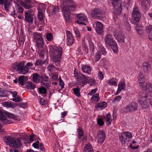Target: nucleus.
I'll use <instances>...</instances> for the list:
<instances>
[{"label": "nucleus", "mask_w": 152, "mask_h": 152, "mask_svg": "<svg viewBox=\"0 0 152 152\" xmlns=\"http://www.w3.org/2000/svg\"><path fill=\"white\" fill-rule=\"evenodd\" d=\"M138 81L139 85L142 89L146 91L148 95L151 96L148 99V96H145V98L143 97L142 98V99L145 100V102L142 99H140V104H143V107L145 108L149 106V103L152 106V86L151 84L149 83L145 84V83L144 79L142 75L140 76Z\"/></svg>", "instance_id": "obj_1"}, {"label": "nucleus", "mask_w": 152, "mask_h": 152, "mask_svg": "<svg viewBox=\"0 0 152 152\" xmlns=\"http://www.w3.org/2000/svg\"><path fill=\"white\" fill-rule=\"evenodd\" d=\"M61 7L65 19L67 21H69L71 19L70 12L76 10V3L73 0H64L61 4Z\"/></svg>", "instance_id": "obj_2"}, {"label": "nucleus", "mask_w": 152, "mask_h": 152, "mask_svg": "<svg viewBox=\"0 0 152 152\" xmlns=\"http://www.w3.org/2000/svg\"><path fill=\"white\" fill-rule=\"evenodd\" d=\"M51 52L50 56L54 62L60 61L62 53V49L59 47L53 45L51 47Z\"/></svg>", "instance_id": "obj_3"}, {"label": "nucleus", "mask_w": 152, "mask_h": 152, "mask_svg": "<svg viewBox=\"0 0 152 152\" xmlns=\"http://www.w3.org/2000/svg\"><path fill=\"white\" fill-rule=\"evenodd\" d=\"M74 75L78 80H82L81 83L83 86L86 85L87 83L91 86H94L96 84L95 80L94 79L91 78L90 77H86L82 73H78L75 71Z\"/></svg>", "instance_id": "obj_4"}, {"label": "nucleus", "mask_w": 152, "mask_h": 152, "mask_svg": "<svg viewBox=\"0 0 152 152\" xmlns=\"http://www.w3.org/2000/svg\"><path fill=\"white\" fill-rule=\"evenodd\" d=\"M4 140L7 145L14 148H17L22 146L21 142L19 139L12 137H5L4 138Z\"/></svg>", "instance_id": "obj_5"}, {"label": "nucleus", "mask_w": 152, "mask_h": 152, "mask_svg": "<svg viewBox=\"0 0 152 152\" xmlns=\"http://www.w3.org/2000/svg\"><path fill=\"white\" fill-rule=\"evenodd\" d=\"M12 119H15V115L13 114H10L8 116L5 112H3L0 109V120L3 125L10 124V121L7 118L8 117Z\"/></svg>", "instance_id": "obj_6"}, {"label": "nucleus", "mask_w": 152, "mask_h": 152, "mask_svg": "<svg viewBox=\"0 0 152 152\" xmlns=\"http://www.w3.org/2000/svg\"><path fill=\"white\" fill-rule=\"evenodd\" d=\"M33 38L38 48H42L44 45V40L41 36V34L34 33L33 34Z\"/></svg>", "instance_id": "obj_7"}, {"label": "nucleus", "mask_w": 152, "mask_h": 152, "mask_svg": "<svg viewBox=\"0 0 152 152\" xmlns=\"http://www.w3.org/2000/svg\"><path fill=\"white\" fill-rule=\"evenodd\" d=\"M91 14L93 19L101 20L103 17L104 12L101 9L95 8L91 11Z\"/></svg>", "instance_id": "obj_8"}, {"label": "nucleus", "mask_w": 152, "mask_h": 152, "mask_svg": "<svg viewBox=\"0 0 152 152\" xmlns=\"http://www.w3.org/2000/svg\"><path fill=\"white\" fill-rule=\"evenodd\" d=\"M140 13L137 8L134 9L132 13V18L130 19L131 23L135 25H137L140 21Z\"/></svg>", "instance_id": "obj_9"}, {"label": "nucleus", "mask_w": 152, "mask_h": 152, "mask_svg": "<svg viewBox=\"0 0 152 152\" xmlns=\"http://www.w3.org/2000/svg\"><path fill=\"white\" fill-rule=\"evenodd\" d=\"M76 18L77 20L75 22H77L79 24L86 25V23L87 22V17L83 14L80 13L77 14Z\"/></svg>", "instance_id": "obj_10"}, {"label": "nucleus", "mask_w": 152, "mask_h": 152, "mask_svg": "<svg viewBox=\"0 0 152 152\" xmlns=\"http://www.w3.org/2000/svg\"><path fill=\"white\" fill-rule=\"evenodd\" d=\"M31 12L32 10H30L25 12L24 21L28 23L30 25L32 24L34 20L33 15L31 14Z\"/></svg>", "instance_id": "obj_11"}, {"label": "nucleus", "mask_w": 152, "mask_h": 152, "mask_svg": "<svg viewBox=\"0 0 152 152\" xmlns=\"http://www.w3.org/2000/svg\"><path fill=\"white\" fill-rule=\"evenodd\" d=\"M119 137L120 140L122 144L125 143L128 139L132 137V134L129 132H126L123 133L121 134H119Z\"/></svg>", "instance_id": "obj_12"}, {"label": "nucleus", "mask_w": 152, "mask_h": 152, "mask_svg": "<svg viewBox=\"0 0 152 152\" xmlns=\"http://www.w3.org/2000/svg\"><path fill=\"white\" fill-rule=\"evenodd\" d=\"M66 34L67 37L66 44L68 45H71L74 43L75 38L69 31H66Z\"/></svg>", "instance_id": "obj_13"}, {"label": "nucleus", "mask_w": 152, "mask_h": 152, "mask_svg": "<svg viewBox=\"0 0 152 152\" xmlns=\"http://www.w3.org/2000/svg\"><path fill=\"white\" fill-rule=\"evenodd\" d=\"M104 41L105 44L109 46L110 45L115 41L114 40L113 35L107 34L104 37Z\"/></svg>", "instance_id": "obj_14"}, {"label": "nucleus", "mask_w": 152, "mask_h": 152, "mask_svg": "<svg viewBox=\"0 0 152 152\" xmlns=\"http://www.w3.org/2000/svg\"><path fill=\"white\" fill-rule=\"evenodd\" d=\"M95 25V29L96 33L99 35L102 34L103 32V25L102 23L99 21H96Z\"/></svg>", "instance_id": "obj_15"}, {"label": "nucleus", "mask_w": 152, "mask_h": 152, "mask_svg": "<svg viewBox=\"0 0 152 152\" xmlns=\"http://www.w3.org/2000/svg\"><path fill=\"white\" fill-rule=\"evenodd\" d=\"M41 83L42 86L49 88L50 86V82L49 81V77L46 76H41Z\"/></svg>", "instance_id": "obj_16"}, {"label": "nucleus", "mask_w": 152, "mask_h": 152, "mask_svg": "<svg viewBox=\"0 0 152 152\" xmlns=\"http://www.w3.org/2000/svg\"><path fill=\"white\" fill-rule=\"evenodd\" d=\"M105 137L106 136L104 132L101 130L99 131L96 138L98 142L102 143L104 140Z\"/></svg>", "instance_id": "obj_17"}, {"label": "nucleus", "mask_w": 152, "mask_h": 152, "mask_svg": "<svg viewBox=\"0 0 152 152\" xmlns=\"http://www.w3.org/2000/svg\"><path fill=\"white\" fill-rule=\"evenodd\" d=\"M138 104L135 102H132L128 105L126 109V112H133L136 110L137 108Z\"/></svg>", "instance_id": "obj_18"}, {"label": "nucleus", "mask_w": 152, "mask_h": 152, "mask_svg": "<svg viewBox=\"0 0 152 152\" xmlns=\"http://www.w3.org/2000/svg\"><path fill=\"white\" fill-rule=\"evenodd\" d=\"M114 36L118 42H124L125 36L124 33L122 32H119L118 33H115Z\"/></svg>", "instance_id": "obj_19"}, {"label": "nucleus", "mask_w": 152, "mask_h": 152, "mask_svg": "<svg viewBox=\"0 0 152 152\" xmlns=\"http://www.w3.org/2000/svg\"><path fill=\"white\" fill-rule=\"evenodd\" d=\"M33 3L31 0H25L24 2L21 4V5L26 9H30L33 7Z\"/></svg>", "instance_id": "obj_20"}, {"label": "nucleus", "mask_w": 152, "mask_h": 152, "mask_svg": "<svg viewBox=\"0 0 152 152\" xmlns=\"http://www.w3.org/2000/svg\"><path fill=\"white\" fill-rule=\"evenodd\" d=\"M126 86L124 81L123 80L120 82L118 85V90L115 93L116 95H118L119 93L122 89L124 90Z\"/></svg>", "instance_id": "obj_21"}, {"label": "nucleus", "mask_w": 152, "mask_h": 152, "mask_svg": "<svg viewBox=\"0 0 152 152\" xmlns=\"http://www.w3.org/2000/svg\"><path fill=\"white\" fill-rule=\"evenodd\" d=\"M11 0H0V4H3L4 3V7L6 10H8L11 4Z\"/></svg>", "instance_id": "obj_22"}, {"label": "nucleus", "mask_w": 152, "mask_h": 152, "mask_svg": "<svg viewBox=\"0 0 152 152\" xmlns=\"http://www.w3.org/2000/svg\"><path fill=\"white\" fill-rule=\"evenodd\" d=\"M114 9L113 12L116 15H118L121 13L122 11L121 4H119V5H113Z\"/></svg>", "instance_id": "obj_23"}, {"label": "nucleus", "mask_w": 152, "mask_h": 152, "mask_svg": "<svg viewBox=\"0 0 152 152\" xmlns=\"http://www.w3.org/2000/svg\"><path fill=\"white\" fill-rule=\"evenodd\" d=\"M25 66L24 64L22 62H16L12 65V68L14 69H17L16 71L19 72Z\"/></svg>", "instance_id": "obj_24"}, {"label": "nucleus", "mask_w": 152, "mask_h": 152, "mask_svg": "<svg viewBox=\"0 0 152 152\" xmlns=\"http://www.w3.org/2000/svg\"><path fill=\"white\" fill-rule=\"evenodd\" d=\"M1 104L4 107L11 108H15L17 106L15 103L12 102H2Z\"/></svg>", "instance_id": "obj_25"}, {"label": "nucleus", "mask_w": 152, "mask_h": 152, "mask_svg": "<svg viewBox=\"0 0 152 152\" xmlns=\"http://www.w3.org/2000/svg\"><path fill=\"white\" fill-rule=\"evenodd\" d=\"M107 83L111 86H116L118 83V80L113 78L108 80L107 81Z\"/></svg>", "instance_id": "obj_26"}, {"label": "nucleus", "mask_w": 152, "mask_h": 152, "mask_svg": "<svg viewBox=\"0 0 152 152\" xmlns=\"http://www.w3.org/2000/svg\"><path fill=\"white\" fill-rule=\"evenodd\" d=\"M32 79L33 82L39 83L40 81L41 77L38 74L35 73L33 75Z\"/></svg>", "instance_id": "obj_27"}, {"label": "nucleus", "mask_w": 152, "mask_h": 152, "mask_svg": "<svg viewBox=\"0 0 152 152\" xmlns=\"http://www.w3.org/2000/svg\"><path fill=\"white\" fill-rule=\"evenodd\" d=\"M107 106V104L106 102H102L99 103L97 104V108L99 110H102L105 108Z\"/></svg>", "instance_id": "obj_28"}, {"label": "nucleus", "mask_w": 152, "mask_h": 152, "mask_svg": "<svg viewBox=\"0 0 152 152\" xmlns=\"http://www.w3.org/2000/svg\"><path fill=\"white\" fill-rule=\"evenodd\" d=\"M109 46L111 47L114 53H117L118 52V48L117 45L115 41L113 42L110 45H109Z\"/></svg>", "instance_id": "obj_29"}, {"label": "nucleus", "mask_w": 152, "mask_h": 152, "mask_svg": "<svg viewBox=\"0 0 152 152\" xmlns=\"http://www.w3.org/2000/svg\"><path fill=\"white\" fill-rule=\"evenodd\" d=\"M83 72L84 73L89 74L91 71V68L88 65H84L82 68Z\"/></svg>", "instance_id": "obj_30"}, {"label": "nucleus", "mask_w": 152, "mask_h": 152, "mask_svg": "<svg viewBox=\"0 0 152 152\" xmlns=\"http://www.w3.org/2000/svg\"><path fill=\"white\" fill-rule=\"evenodd\" d=\"M99 94H96L92 96L90 100L91 102L96 103L99 101Z\"/></svg>", "instance_id": "obj_31"}, {"label": "nucleus", "mask_w": 152, "mask_h": 152, "mask_svg": "<svg viewBox=\"0 0 152 152\" xmlns=\"http://www.w3.org/2000/svg\"><path fill=\"white\" fill-rule=\"evenodd\" d=\"M93 150L91 145L88 144L85 146L84 152H92Z\"/></svg>", "instance_id": "obj_32"}, {"label": "nucleus", "mask_w": 152, "mask_h": 152, "mask_svg": "<svg viewBox=\"0 0 152 152\" xmlns=\"http://www.w3.org/2000/svg\"><path fill=\"white\" fill-rule=\"evenodd\" d=\"M99 50L102 54L104 56L106 55L107 52L106 51L104 47L102 45H99Z\"/></svg>", "instance_id": "obj_33"}, {"label": "nucleus", "mask_w": 152, "mask_h": 152, "mask_svg": "<svg viewBox=\"0 0 152 152\" xmlns=\"http://www.w3.org/2000/svg\"><path fill=\"white\" fill-rule=\"evenodd\" d=\"M77 136L79 138L82 139L83 137V132L82 130L80 129L79 128L77 129Z\"/></svg>", "instance_id": "obj_34"}, {"label": "nucleus", "mask_w": 152, "mask_h": 152, "mask_svg": "<svg viewBox=\"0 0 152 152\" xmlns=\"http://www.w3.org/2000/svg\"><path fill=\"white\" fill-rule=\"evenodd\" d=\"M106 117L107 124L108 125H110L112 121V119L111 118V115L110 113H109L106 115Z\"/></svg>", "instance_id": "obj_35"}, {"label": "nucleus", "mask_w": 152, "mask_h": 152, "mask_svg": "<svg viewBox=\"0 0 152 152\" xmlns=\"http://www.w3.org/2000/svg\"><path fill=\"white\" fill-rule=\"evenodd\" d=\"M143 69L145 72H147L150 69V65L147 62L143 64Z\"/></svg>", "instance_id": "obj_36"}, {"label": "nucleus", "mask_w": 152, "mask_h": 152, "mask_svg": "<svg viewBox=\"0 0 152 152\" xmlns=\"http://www.w3.org/2000/svg\"><path fill=\"white\" fill-rule=\"evenodd\" d=\"M35 87L34 84L31 82H28L27 83V88L31 89H34Z\"/></svg>", "instance_id": "obj_37"}, {"label": "nucleus", "mask_w": 152, "mask_h": 152, "mask_svg": "<svg viewBox=\"0 0 152 152\" xmlns=\"http://www.w3.org/2000/svg\"><path fill=\"white\" fill-rule=\"evenodd\" d=\"M28 72V70L26 68L25 66H23V68L19 71V73L20 74L25 75Z\"/></svg>", "instance_id": "obj_38"}, {"label": "nucleus", "mask_w": 152, "mask_h": 152, "mask_svg": "<svg viewBox=\"0 0 152 152\" xmlns=\"http://www.w3.org/2000/svg\"><path fill=\"white\" fill-rule=\"evenodd\" d=\"M15 6L18 9L17 12L22 13L23 12V8L20 6L18 3H15Z\"/></svg>", "instance_id": "obj_39"}, {"label": "nucleus", "mask_w": 152, "mask_h": 152, "mask_svg": "<svg viewBox=\"0 0 152 152\" xmlns=\"http://www.w3.org/2000/svg\"><path fill=\"white\" fill-rule=\"evenodd\" d=\"M35 135L34 134H32L29 138V140H25L24 143L26 144L30 142H32L35 139Z\"/></svg>", "instance_id": "obj_40"}, {"label": "nucleus", "mask_w": 152, "mask_h": 152, "mask_svg": "<svg viewBox=\"0 0 152 152\" xmlns=\"http://www.w3.org/2000/svg\"><path fill=\"white\" fill-rule=\"evenodd\" d=\"M101 58V54L99 51H98L95 53V61L97 62Z\"/></svg>", "instance_id": "obj_41"}, {"label": "nucleus", "mask_w": 152, "mask_h": 152, "mask_svg": "<svg viewBox=\"0 0 152 152\" xmlns=\"http://www.w3.org/2000/svg\"><path fill=\"white\" fill-rule=\"evenodd\" d=\"M38 18L40 21H42L43 18V12L41 10L39 11L38 14Z\"/></svg>", "instance_id": "obj_42"}, {"label": "nucleus", "mask_w": 152, "mask_h": 152, "mask_svg": "<svg viewBox=\"0 0 152 152\" xmlns=\"http://www.w3.org/2000/svg\"><path fill=\"white\" fill-rule=\"evenodd\" d=\"M73 30L74 31V32L77 38H80L81 35L79 31L75 27L74 28Z\"/></svg>", "instance_id": "obj_43"}, {"label": "nucleus", "mask_w": 152, "mask_h": 152, "mask_svg": "<svg viewBox=\"0 0 152 152\" xmlns=\"http://www.w3.org/2000/svg\"><path fill=\"white\" fill-rule=\"evenodd\" d=\"M47 68L48 70L50 72L55 71L56 69V67L55 66L52 65L51 64H49L48 65Z\"/></svg>", "instance_id": "obj_44"}, {"label": "nucleus", "mask_w": 152, "mask_h": 152, "mask_svg": "<svg viewBox=\"0 0 152 152\" xmlns=\"http://www.w3.org/2000/svg\"><path fill=\"white\" fill-rule=\"evenodd\" d=\"M25 76L23 75L21 76L18 77V82L22 86L24 85V79Z\"/></svg>", "instance_id": "obj_45"}, {"label": "nucleus", "mask_w": 152, "mask_h": 152, "mask_svg": "<svg viewBox=\"0 0 152 152\" xmlns=\"http://www.w3.org/2000/svg\"><path fill=\"white\" fill-rule=\"evenodd\" d=\"M145 29L147 33L148 34H152V25L147 26Z\"/></svg>", "instance_id": "obj_46"}, {"label": "nucleus", "mask_w": 152, "mask_h": 152, "mask_svg": "<svg viewBox=\"0 0 152 152\" xmlns=\"http://www.w3.org/2000/svg\"><path fill=\"white\" fill-rule=\"evenodd\" d=\"M73 91L77 97H80V96L79 93L80 90L79 88H77L73 89Z\"/></svg>", "instance_id": "obj_47"}, {"label": "nucleus", "mask_w": 152, "mask_h": 152, "mask_svg": "<svg viewBox=\"0 0 152 152\" xmlns=\"http://www.w3.org/2000/svg\"><path fill=\"white\" fill-rule=\"evenodd\" d=\"M50 79L52 81L58 80V76L56 74H52L50 77Z\"/></svg>", "instance_id": "obj_48"}, {"label": "nucleus", "mask_w": 152, "mask_h": 152, "mask_svg": "<svg viewBox=\"0 0 152 152\" xmlns=\"http://www.w3.org/2000/svg\"><path fill=\"white\" fill-rule=\"evenodd\" d=\"M82 49L83 51L85 52L86 53H87L88 52V49L84 41L82 40Z\"/></svg>", "instance_id": "obj_49"}, {"label": "nucleus", "mask_w": 152, "mask_h": 152, "mask_svg": "<svg viewBox=\"0 0 152 152\" xmlns=\"http://www.w3.org/2000/svg\"><path fill=\"white\" fill-rule=\"evenodd\" d=\"M122 97L121 96H118L115 97L112 100V103H115L116 102H118L121 99Z\"/></svg>", "instance_id": "obj_50"}, {"label": "nucleus", "mask_w": 152, "mask_h": 152, "mask_svg": "<svg viewBox=\"0 0 152 152\" xmlns=\"http://www.w3.org/2000/svg\"><path fill=\"white\" fill-rule=\"evenodd\" d=\"M45 63V62L44 61H42L41 60H38L37 61L35 64V66H41Z\"/></svg>", "instance_id": "obj_51"}, {"label": "nucleus", "mask_w": 152, "mask_h": 152, "mask_svg": "<svg viewBox=\"0 0 152 152\" xmlns=\"http://www.w3.org/2000/svg\"><path fill=\"white\" fill-rule=\"evenodd\" d=\"M59 8L58 7L55 6L52 10L51 12L52 15H55L56 13L58 12L59 11Z\"/></svg>", "instance_id": "obj_52"}, {"label": "nucleus", "mask_w": 152, "mask_h": 152, "mask_svg": "<svg viewBox=\"0 0 152 152\" xmlns=\"http://www.w3.org/2000/svg\"><path fill=\"white\" fill-rule=\"evenodd\" d=\"M33 66V64L31 62H28L26 63L25 67L27 69L28 72L30 69H32L31 67Z\"/></svg>", "instance_id": "obj_53"}, {"label": "nucleus", "mask_w": 152, "mask_h": 152, "mask_svg": "<svg viewBox=\"0 0 152 152\" xmlns=\"http://www.w3.org/2000/svg\"><path fill=\"white\" fill-rule=\"evenodd\" d=\"M39 93L41 94H46L47 92L46 89L45 88L43 87L39 88Z\"/></svg>", "instance_id": "obj_54"}, {"label": "nucleus", "mask_w": 152, "mask_h": 152, "mask_svg": "<svg viewBox=\"0 0 152 152\" xmlns=\"http://www.w3.org/2000/svg\"><path fill=\"white\" fill-rule=\"evenodd\" d=\"M97 123L98 124L99 126H103L104 124L103 119L101 118H98L97 120Z\"/></svg>", "instance_id": "obj_55"}, {"label": "nucleus", "mask_w": 152, "mask_h": 152, "mask_svg": "<svg viewBox=\"0 0 152 152\" xmlns=\"http://www.w3.org/2000/svg\"><path fill=\"white\" fill-rule=\"evenodd\" d=\"M7 96V94L5 91H3L0 88V96L6 97Z\"/></svg>", "instance_id": "obj_56"}, {"label": "nucleus", "mask_w": 152, "mask_h": 152, "mask_svg": "<svg viewBox=\"0 0 152 152\" xmlns=\"http://www.w3.org/2000/svg\"><path fill=\"white\" fill-rule=\"evenodd\" d=\"M137 25V26H136V29L137 30V32L140 34H142L143 33L142 29H141V28H140L137 25L138 24H137V25Z\"/></svg>", "instance_id": "obj_57"}, {"label": "nucleus", "mask_w": 152, "mask_h": 152, "mask_svg": "<svg viewBox=\"0 0 152 152\" xmlns=\"http://www.w3.org/2000/svg\"><path fill=\"white\" fill-rule=\"evenodd\" d=\"M59 86H61V88L62 89L64 87V83L60 77H59Z\"/></svg>", "instance_id": "obj_58"}, {"label": "nucleus", "mask_w": 152, "mask_h": 152, "mask_svg": "<svg viewBox=\"0 0 152 152\" xmlns=\"http://www.w3.org/2000/svg\"><path fill=\"white\" fill-rule=\"evenodd\" d=\"M125 27L128 31H130L131 30V26L129 23L126 21L125 23Z\"/></svg>", "instance_id": "obj_59"}, {"label": "nucleus", "mask_w": 152, "mask_h": 152, "mask_svg": "<svg viewBox=\"0 0 152 152\" xmlns=\"http://www.w3.org/2000/svg\"><path fill=\"white\" fill-rule=\"evenodd\" d=\"M121 0H113L112 4L113 5L121 4V2H120Z\"/></svg>", "instance_id": "obj_60"}, {"label": "nucleus", "mask_w": 152, "mask_h": 152, "mask_svg": "<svg viewBox=\"0 0 152 152\" xmlns=\"http://www.w3.org/2000/svg\"><path fill=\"white\" fill-rule=\"evenodd\" d=\"M39 142L37 140L36 142L32 144L33 147L35 148H38L39 147Z\"/></svg>", "instance_id": "obj_61"}, {"label": "nucleus", "mask_w": 152, "mask_h": 152, "mask_svg": "<svg viewBox=\"0 0 152 152\" xmlns=\"http://www.w3.org/2000/svg\"><path fill=\"white\" fill-rule=\"evenodd\" d=\"M97 88H96L92 89L88 94L90 95V96H92L93 94H94L96 92V91H97Z\"/></svg>", "instance_id": "obj_62"}, {"label": "nucleus", "mask_w": 152, "mask_h": 152, "mask_svg": "<svg viewBox=\"0 0 152 152\" xmlns=\"http://www.w3.org/2000/svg\"><path fill=\"white\" fill-rule=\"evenodd\" d=\"M52 37V35L50 33H48L46 35L47 39L49 41H51Z\"/></svg>", "instance_id": "obj_63"}, {"label": "nucleus", "mask_w": 152, "mask_h": 152, "mask_svg": "<svg viewBox=\"0 0 152 152\" xmlns=\"http://www.w3.org/2000/svg\"><path fill=\"white\" fill-rule=\"evenodd\" d=\"M40 151L42 152H45V149L44 145L42 143H40L39 144Z\"/></svg>", "instance_id": "obj_64"}]
</instances>
